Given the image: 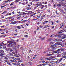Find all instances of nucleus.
<instances>
[{
    "label": "nucleus",
    "instance_id": "c85d7f7f",
    "mask_svg": "<svg viewBox=\"0 0 66 66\" xmlns=\"http://www.w3.org/2000/svg\"><path fill=\"white\" fill-rule=\"evenodd\" d=\"M9 54L10 55V56H13V54H12L11 53H10Z\"/></svg>",
    "mask_w": 66,
    "mask_h": 66
},
{
    "label": "nucleus",
    "instance_id": "79ce46f5",
    "mask_svg": "<svg viewBox=\"0 0 66 66\" xmlns=\"http://www.w3.org/2000/svg\"><path fill=\"white\" fill-rule=\"evenodd\" d=\"M16 64L17 65H20V63H19V62L16 63Z\"/></svg>",
    "mask_w": 66,
    "mask_h": 66
},
{
    "label": "nucleus",
    "instance_id": "bb28decb",
    "mask_svg": "<svg viewBox=\"0 0 66 66\" xmlns=\"http://www.w3.org/2000/svg\"><path fill=\"white\" fill-rule=\"evenodd\" d=\"M17 28H18V29H21V27H20V26H18Z\"/></svg>",
    "mask_w": 66,
    "mask_h": 66
},
{
    "label": "nucleus",
    "instance_id": "69168bd1",
    "mask_svg": "<svg viewBox=\"0 0 66 66\" xmlns=\"http://www.w3.org/2000/svg\"><path fill=\"white\" fill-rule=\"evenodd\" d=\"M6 12L5 11H4V12L2 13V14H3L5 13Z\"/></svg>",
    "mask_w": 66,
    "mask_h": 66
},
{
    "label": "nucleus",
    "instance_id": "39448f33",
    "mask_svg": "<svg viewBox=\"0 0 66 66\" xmlns=\"http://www.w3.org/2000/svg\"><path fill=\"white\" fill-rule=\"evenodd\" d=\"M63 40L62 39H55L54 40V41H55L56 42H61Z\"/></svg>",
    "mask_w": 66,
    "mask_h": 66
},
{
    "label": "nucleus",
    "instance_id": "58836bf2",
    "mask_svg": "<svg viewBox=\"0 0 66 66\" xmlns=\"http://www.w3.org/2000/svg\"><path fill=\"white\" fill-rule=\"evenodd\" d=\"M38 18H37V19H33V20H38Z\"/></svg>",
    "mask_w": 66,
    "mask_h": 66
},
{
    "label": "nucleus",
    "instance_id": "393cba45",
    "mask_svg": "<svg viewBox=\"0 0 66 66\" xmlns=\"http://www.w3.org/2000/svg\"><path fill=\"white\" fill-rule=\"evenodd\" d=\"M12 64H13V65H15V66H16V65H17V64L14 63H12Z\"/></svg>",
    "mask_w": 66,
    "mask_h": 66
},
{
    "label": "nucleus",
    "instance_id": "412c9836",
    "mask_svg": "<svg viewBox=\"0 0 66 66\" xmlns=\"http://www.w3.org/2000/svg\"><path fill=\"white\" fill-rule=\"evenodd\" d=\"M56 36H58V38H61V37L60 36V35H57Z\"/></svg>",
    "mask_w": 66,
    "mask_h": 66
},
{
    "label": "nucleus",
    "instance_id": "a878e982",
    "mask_svg": "<svg viewBox=\"0 0 66 66\" xmlns=\"http://www.w3.org/2000/svg\"><path fill=\"white\" fill-rule=\"evenodd\" d=\"M43 18H40V21H42L43 20Z\"/></svg>",
    "mask_w": 66,
    "mask_h": 66
},
{
    "label": "nucleus",
    "instance_id": "a19ab883",
    "mask_svg": "<svg viewBox=\"0 0 66 66\" xmlns=\"http://www.w3.org/2000/svg\"><path fill=\"white\" fill-rule=\"evenodd\" d=\"M8 18H9V19L10 20V19H12V18H13V17H9Z\"/></svg>",
    "mask_w": 66,
    "mask_h": 66
},
{
    "label": "nucleus",
    "instance_id": "f257e3e1",
    "mask_svg": "<svg viewBox=\"0 0 66 66\" xmlns=\"http://www.w3.org/2000/svg\"><path fill=\"white\" fill-rule=\"evenodd\" d=\"M60 51V49H58L57 51H54V53H56L57 54H59L60 52H59Z\"/></svg>",
    "mask_w": 66,
    "mask_h": 66
},
{
    "label": "nucleus",
    "instance_id": "c756f323",
    "mask_svg": "<svg viewBox=\"0 0 66 66\" xmlns=\"http://www.w3.org/2000/svg\"><path fill=\"white\" fill-rule=\"evenodd\" d=\"M16 60H18V61H19V60H20V58L17 57V58H16Z\"/></svg>",
    "mask_w": 66,
    "mask_h": 66
},
{
    "label": "nucleus",
    "instance_id": "4be33fe9",
    "mask_svg": "<svg viewBox=\"0 0 66 66\" xmlns=\"http://www.w3.org/2000/svg\"><path fill=\"white\" fill-rule=\"evenodd\" d=\"M65 54H66V52H64L62 53V55H65Z\"/></svg>",
    "mask_w": 66,
    "mask_h": 66
},
{
    "label": "nucleus",
    "instance_id": "6e6552de",
    "mask_svg": "<svg viewBox=\"0 0 66 66\" xmlns=\"http://www.w3.org/2000/svg\"><path fill=\"white\" fill-rule=\"evenodd\" d=\"M64 29H63L62 30H61L59 31V34H61V33H62V32H64Z\"/></svg>",
    "mask_w": 66,
    "mask_h": 66
},
{
    "label": "nucleus",
    "instance_id": "3c124183",
    "mask_svg": "<svg viewBox=\"0 0 66 66\" xmlns=\"http://www.w3.org/2000/svg\"><path fill=\"white\" fill-rule=\"evenodd\" d=\"M24 37H28V35H25L24 36Z\"/></svg>",
    "mask_w": 66,
    "mask_h": 66
},
{
    "label": "nucleus",
    "instance_id": "680f3d73",
    "mask_svg": "<svg viewBox=\"0 0 66 66\" xmlns=\"http://www.w3.org/2000/svg\"><path fill=\"white\" fill-rule=\"evenodd\" d=\"M46 24V23L44 21V22H43V24Z\"/></svg>",
    "mask_w": 66,
    "mask_h": 66
},
{
    "label": "nucleus",
    "instance_id": "4c0bfd02",
    "mask_svg": "<svg viewBox=\"0 0 66 66\" xmlns=\"http://www.w3.org/2000/svg\"><path fill=\"white\" fill-rule=\"evenodd\" d=\"M62 58H66V56L64 55L62 56Z\"/></svg>",
    "mask_w": 66,
    "mask_h": 66
},
{
    "label": "nucleus",
    "instance_id": "dca6fc26",
    "mask_svg": "<svg viewBox=\"0 0 66 66\" xmlns=\"http://www.w3.org/2000/svg\"><path fill=\"white\" fill-rule=\"evenodd\" d=\"M64 48H62L60 49V50L61 51H62V52H64Z\"/></svg>",
    "mask_w": 66,
    "mask_h": 66
},
{
    "label": "nucleus",
    "instance_id": "774afa93",
    "mask_svg": "<svg viewBox=\"0 0 66 66\" xmlns=\"http://www.w3.org/2000/svg\"><path fill=\"white\" fill-rule=\"evenodd\" d=\"M37 66H43L42 65V64H40L38 65H37Z\"/></svg>",
    "mask_w": 66,
    "mask_h": 66
},
{
    "label": "nucleus",
    "instance_id": "0e129e2a",
    "mask_svg": "<svg viewBox=\"0 0 66 66\" xmlns=\"http://www.w3.org/2000/svg\"><path fill=\"white\" fill-rule=\"evenodd\" d=\"M26 11V9H23L22 10L23 11Z\"/></svg>",
    "mask_w": 66,
    "mask_h": 66
},
{
    "label": "nucleus",
    "instance_id": "cd10ccee",
    "mask_svg": "<svg viewBox=\"0 0 66 66\" xmlns=\"http://www.w3.org/2000/svg\"><path fill=\"white\" fill-rule=\"evenodd\" d=\"M13 44L15 46H16L17 44H16V42H13Z\"/></svg>",
    "mask_w": 66,
    "mask_h": 66
},
{
    "label": "nucleus",
    "instance_id": "aec40b11",
    "mask_svg": "<svg viewBox=\"0 0 66 66\" xmlns=\"http://www.w3.org/2000/svg\"><path fill=\"white\" fill-rule=\"evenodd\" d=\"M14 56H15V57H19V56H18L17 55H16V54H14Z\"/></svg>",
    "mask_w": 66,
    "mask_h": 66
},
{
    "label": "nucleus",
    "instance_id": "1a4fd4ad",
    "mask_svg": "<svg viewBox=\"0 0 66 66\" xmlns=\"http://www.w3.org/2000/svg\"><path fill=\"white\" fill-rule=\"evenodd\" d=\"M57 5L58 7H60L61 6V5L60 4H57Z\"/></svg>",
    "mask_w": 66,
    "mask_h": 66
},
{
    "label": "nucleus",
    "instance_id": "423d86ee",
    "mask_svg": "<svg viewBox=\"0 0 66 66\" xmlns=\"http://www.w3.org/2000/svg\"><path fill=\"white\" fill-rule=\"evenodd\" d=\"M54 61H55L54 62L55 63H57L59 62V59L56 58L55 59Z\"/></svg>",
    "mask_w": 66,
    "mask_h": 66
},
{
    "label": "nucleus",
    "instance_id": "b1692460",
    "mask_svg": "<svg viewBox=\"0 0 66 66\" xmlns=\"http://www.w3.org/2000/svg\"><path fill=\"white\" fill-rule=\"evenodd\" d=\"M15 1V2L17 3L19 2L20 1V0H16Z\"/></svg>",
    "mask_w": 66,
    "mask_h": 66
},
{
    "label": "nucleus",
    "instance_id": "ea45409f",
    "mask_svg": "<svg viewBox=\"0 0 66 66\" xmlns=\"http://www.w3.org/2000/svg\"><path fill=\"white\" fill-rule=\"evenodd\" d=\"M4 60H8V58H7V57H5L4 58Z\"/></svg>",
    "mask_w": 66,
    "mask_h": 66
},
{
    "label": "nucleus",
    "instance_id": "9d476101",
    "mask_svg": "<svg viewBox=\"0 0 66 66\" xmlns=\"http://www.w3.org/2000/svg\"><path fill=\"white\" fill-rule=\"evenodd\" d=\"M64 26V24H63V23H62L60 24V28H62V27L63 26Z\"/></svg>",
    "mask_w": 66,
    "mask_h": 66
},
{
    "label": "nucleus",
    "instance_id": "6ab92c4d",
    "mask_svg": "<svg viewBox=\"0 0 66 66\" xmlns=\"http://www.w3.org/2000/svg\"><path fill=\"white\" fill-rule=\"evenodd\" d=\"M3 45H4V43L3 42H2V43L0 44V46H3Z\"/></svg>",
    "mask_w": 66,
    "mask_h": 66
},
{
    "label": "nucleus",
    "instance_id": "f704fd0d",
    "mask_svg": "<svg viewBox=\"0 0 66 66\" xmlns=\"http://www.w3.org/2000/svg\"><path fill=\"white\" fill-rule=\"evenodd\" d=\"M4 55V54L3 53H1L0 54V56H3Z\"/></svg>",
    "mask_w": 66,
    "mask_h": 66
},
{
    "label": "nucleus",
    "instance_id": "e433bc0d",
    "mask_svg": "<svg viewBox=\"0 0 66 66\" xmlns=\"http://www.w3.org/2000/svg\"><path fill=\"white\" fill-rule=\"evenodd\" d=\"M18 62H19V63H21V62H22V60H20L19 61H18Z\"/></svg>",
    "mask_w": 66,
    "mask_h": 66
},
{
    "label": "nucleus",
    "instance_id": "7ed1b4c3",
    "mask_svg": "<svg viewBox=\"0 0 66 66\" xmlns=\"http://www.w3.org/2000/svg\"><path fill=\"white\" fill-rule=\"evenodd\" d=\"M55 45H59V46H61V45H62V43L60 42H58L56 43Z\"/></svg>",
    "mask_w": 66,
    "mask_h": 66
},
{
    "label": "nucleus",
    "instance_id": "72a5a7b5",
    "mask_svg": "<svg viewBox=\"0 0 66 66\" xmlns=\"http://www.w3.org/2000/svg\"><path fill=\"white\" fill-rule=\"evenodd\" d=\"M16 8V7L15 6H14L13 7V8L12 9V10H14V9H15Z\"/></svg>",
    "mask_w": 66,
    "mask_h": 66
},
{
    "label": "nucleus",
    "instance_id": "2f4dec72",
    "mask_svg": "<svg viewBox=\"0 0 66 66\" xmlns=\"http://www.w3.org/2000/svg\"><path fill=\"white\" fill-rule=\"evenodd\" d=\"M45 7V5H42V7L41 8V9H43V7Z\"/></svg>",
    "mask_w": 66,
    "mask_h": 66
},
{
    "label": "nucleus",
    "instance_id": "c03bdc74",
    "mask_svg": "<svg viewBox=\"0 0 66 66\" xmlns=\"http://www.w3.org/2000/svg\"><path fill=\"white\" fill-rule=\"evenodd\" d=\"M27 14V13H25V12H23V15H26V14Z\"/></svg>",
    "mask_w": 66,
    "mask_h": 66
},
{
    "label": "nucleus",
    "instance_id": "f03ea898",
    "mask_svg": "<svg viewBox=\"0 0 66 66\" xmlns=\"http://www.w3.org/2000/svg\"><path fill=\"white\" fill-rule=\"evenodd\" d=\"M60 51V49H58L57 51H54V53H56L57 54H59L60 52H59Z\"/></svg>",
    "mask_w": 66,
    "mask_h": 66
},
{
    "label": "nucleus",
    "instance_id": "20e7f679",
    "mask_svg": "<svg viewBox=\"0 0 66 66\" xmlns=\"http://www.w3.org/2000/svg\"><path fill=\"white\" fill-rule=\"evenodd\" d=\"M51 47H52V49L53 50H54L55 49V47H56V45H52L51 46Z\"/></svg>",
    "mask_w": 66,
    "mask_h": 66
},
{
    "label": "nucleus",
    "instance_id": "864d4df0",
    "mask_svg": "<svg viewBox=\"0 0 66 66\" xmlns=\"http://www.w3.org/2000/svg\"><path fill=\"white\" fill-rule=\"evenodd\" d=\"M17 22L18 23H20V21H17Z\"/></svg>",
    "mask_w": 66,
    "mask_h": 66
},
{
    "label": "nucleus",
    "instance_id": "7c9ffc66",
    "mask_svg": "<svg viewBox=\"0 0 66 66\" xmlns=\"http://www.w3.org/2000/svg\"><path fill=\"white\" fill-rule=\"evenodd\" d=\"M0 52H1V53H4V51L2 50H1Z\"/></svg>",
    "mask_w": 66,
    "mask_h": 66
},
{
    "label": "nucleus",
    "instance_id": "f8f14e48",
    "mask_svg": "<svg viewBox=\"0 0 66 66\" xmlns=\"http://www.w3.org/2000/svg\"><path fill=\"white\" fill-rule=\"evenodd\" d=\"M9 61L10 62H12L13 63V62L14 63V62H15L14 60H13L12 59H10L9 60Z\"/></svg>",
    "mask_w": 66,
    "mask_h": 66
},
{
    "label": "nucleus",
    "instance_id": "de8ad7c7",
    "mask_svg": "<svg viewBox=\"0 0 66 66\" xmlns=\"http://www.w3.org/2000/svg\"><path fill=\"white\" fill-rule=\"evenodd\" d=\"M46 27H48V28H49L50 27V26H49L48 25H46L45 26Z\"/></svg>",
    "mask_w": 66,
    "mask_h": 66
},
{
    "label": "nucleus",
    "instance_id": "37998d69",
    "mask_svg": "<svg viewBox=\"0 0 66 66\" xmlns=\"http://www.w3.org/2000/svg\"><path fill=\"white\" fill-rule=\"evenodd\" d=\"M8 43H12V41H9L7 42Z\"/></svg>",
    "mask_w": 66,
    "mask_h": 66
},
{
    "label": "nucleus",
    "instance_id": "a211bd4d",
    "mask_svg": "<svg viewBox=\"0 0 66 66\" xmlns=\"http://www.w3.org/2000/svg\"><path fill=\"white\" fill-rule=\"evenodd\" d=\"M15 47V46H14V45L12 44H11L10 45V47Z\"/></svg>",
    "mask_w": 66,
    "mask_h": 66
},
{
    "label": "nucleus",
    "instance_id": "bf43d9fd",
    "mask_svg": "<svg viewBox=\"0 0 66 66\" xmlns=\"http://www.w3.org/2000/svg\"><path fill=\"white\" fill-rule=\"evenodd\" d=\"M34 9H37V7H36V6L34 7Z\"/></svg>",
    "mask_w": 66,
    "mask_h": 66
},
{
    "label": "nucleus",
    "instance_id": "ddd939ff",
    "mask_svg": "<svg viewBox=\"0 0 66 66\" xmlns=\"http://www.w3.org/2000/svg\"><path fill=\"white\" fill-rule=\"evenodd\" d=\"M26 9L27 10H31V8L30 7H27L26 8Z\"/></svg>",
    "mask_w": 66,
    "mask_h": 66
},
{
    "label": "nucleus",
    "instance_id": "a18cd8bd",
    "mask_svg": "<svg viewBox=\"0 0 66 66\" xmlns=\"http://www.w3.org/2000/svg\"><path fill=\"white\" fill-rule=\"evenodd\" d=\"M29 13H30V14H31L32 13V12L31 11H28Z\"/></svg>",
    "mask_w": 66,
    "mask_h": 66
},
{
    "label": "nucleus",
    "instance_id": "49530a36",
    "mask_svg": "<svg viewBox=\"0 0 66 66\" xmlns=\"http://www.w3.org/2000/svg\"><path fill=\"white\" fill-rule=\"evenodd\" d=\"M17 23V21H14V24H16Z\"/></svg>",
    "mask_w": 66,
    "mask_h": 66
},
{
    "label": "nucleus",
    "instance_id": "9b49d317",
    "mask_svg": "<svg viewBox=\"0 0 66 66\" xmlns=\"http://www.w3.org/2000/svg\"><path fill=\"white\" fill-rule=\"evenodd\" d=\"M10 58L11 59H12V60H16V58L14 57H11Z\"/></svg>",
    "mask_w": 66,
    "mask_h": 66
},
{
    "label": "nucleus",
    "instance_id": "c9c22d12",
    "mask_svg": "<svg viewBox=\"0 0 66 66\" xmlns=\"http://www.w3.org/2000/svg\"><path fill=\"white\" fill-rule=\"evenodd\" d=\"M3 49H6V46H3Z\"/></svg>",
    "mask_w": 66,
    "mask_h": 66
},
{
    "label": "nucleus",
    "instance_id": "4468645a",
    "mask_svg": "<svg viewBox=\"0 0 66 66\" xmlns=\"http://www.w3.org/2000/svg\"><path fill=\"white\" fill-rule=\"evenodd\" d=\"M66 37V35H64L62 37V39H64V38H65Z\"/></svg>",
    "mask_w": 66,
    "mask_h": 66
},
{
    "label": "nucleus",
    "instance_id": "e2e57ef3",
    "mask_svg": "<svg viewBox=\"0 0 66 66\" xmlns=\"http://www.w3.org/2000/svg\"><path fill=\"white\" fill-rule=\"evenodd\" d=\"M62 65L63 66H66V64H62Z\"/></svg>",
    "mask_w": 66,
    "mask_h": 66
},
{
    "label": "nucleus",
    "instance_id": "6e6d98bb",
    "mask_svg": "<svg viewBox=\"0 0 66 66\" xmlns=\"http://www.w3.org/2000/svg\"><path fill=\"white\" fill-rule=\"evenodd\" d=\"M46 60H50V59L49 58H46Z\"/></svg>",
    "mask_w": 66,
    "mask_h": 66
},
{
    "label": "nucleus",
    "instance_id": "f3484780",
    "mask_svg": "<svg viewBox=\"0 0 66 66\" xmlns=\"http://www.w3.org/2000/svg\"><path fill=\"white\" fill-rule=\"evenodd\" d=\"M61 55H62V54H60L57 55V57H60L61 56Z\"/></svg>",
    "mask_w": 66,
    "mask_h": 66
},
{
    "label": "nucleus",
    "instance_id": "5fc2aeb1",
    "mask_svg": "<svg viewBox=\"0 0 66 66\" xmlns=\"http://www.w3.org/2000/svg\"><path fill=\"white\" fill-rule=\"evenodd\" d=\"M30 4H31V5H32V4H33V3H32V2H30L29 3Z\"/></svg>",
    "mask_w": 66,
    "mask_h": 66
},
{
    "label": "nucleus",
    "instance_id": "4d7b16f0",
    "mask_svg": "<svg viewBox=\"0 0 66 66\" xmlns=\"http://www.w3.org/2000/svg\"><path fill=\"white\" fill-rule=\"evenodd\" d=\"M28 6L29 7H30L31 6V5L29 4H28Z\"/></svg>",
    "mask_w": 66,
    "mask_h": 66
},
{
    "label": "nucleus",
    "instance_id": "2eb2a0df",
    "mask_svg": "<svg viewBox=\"0 0 66 66\" xmlns=\"http://www.w3.org/2000/svg\"><path fill=\"white\" fill-rule=\"evenodd\" d=\"M50 57V59H52L54 58H55V57H56V56H51Z\"/></svg>",
    "mask_w": 66,
    "mask_h": 66
},
{
    "label": "nucleus",
    "instance_id": "603ef678",
    "mask_svg": "<svg viewBox=\"0 0 66 66\" xmlns=\"http://www.w3.org/2000/svg\"><path fill=\"white\" fill-rule=\"evenodd\" d=\"M13 49H11L10 50V52H12V51H13Z\"/></svg>",
    "mask_w": 66,
    "mask_h": 66
},
{
    "label": "nucleus",
    "instance_id": "473e14b6",
    "mask_svg": "<svg viewBox=\"0 0 66 66\" xmlns=\"http://www.w3.org/2000/svg\"><path fill=\"white\" fill-rule=\"evenodd\" d=\"M63 60V59L62 58H61V59H60V60H59V62H60Z\"/></svg>",
    "mask_w": 66,
    "mask_h": 66
},
{
    "label": "nucleus",
    "instance_id": "8fccbe9b",
    "mask_svg": "<svg viewBox=\"0 0 66 66\" xmlns=\"http://www.w3.org/2000/svg\"><path fill=\"white\" fill-rule=\"evenodd\" d=\"M13 20H14V18H13L9 21H13Z\"/></svg>",
    "mask_w": 66,
    "mask_h": 66
},
{
    "label": "nucleus",
    "instance_id": "052dcab7",
    "mask_svg": "<svg viewBox=\"0 0 66 66\" xmlns=\"http://www.w3.org/2000/svg\"><path fill=\"white\" fill-rule=\"evenodd\" d=\"M37 18H40V17L38 15L37 16Z\"/></svg>",
    "mask_w": 66,
    "mask_h": 66
},
{
    "label": "nucleus",
    "instance_id": "13d9d810",
    "mask_svg": "<svg viewBox=\"0 0 66 66\" xmlns=\"http://www.w3.org/2000/svg\"><path fill=\"white\" fill-rule=\"evenodd\" d=\"M36 7H38V4H36Z\"/></svg>",
    "mask_w": 66,
    "mask_h": 66
},
{
    "label": "nucleus",
    "instance_id": "09e8293b",
    "mask_svg": "<svg viewBox=\"0 0 66 66\" xmlns=\"http://www.w3.org/2000/svg\"><path fill=\"white\" fill-rule=\"evenodd\" d=\"M40 10H39V9H38V10H36V11L37 12H39V11H40Z\"/></svg>",
    "mask_w": 66,
    "mask_h": 66
},
{
    "label": "nucleus",
    "instance_id": "0eeeda50",
    "mask_svg": "<svg viewBox=\"0 0 66 66\" xmlns=\"http://www.w3.org/2000/svg\"><path fill=\"white\" fill-rule=\"evenodd\" d=\"M13 43H14V42L13 41L11 43H10L9 44L7 45V46L8 47H10V45H11V44H13Z\"/></svg>",
    "mask_w": 66,
    "mask_h": 66
},
{
    "label": "nucleus",
    "instance_id": "338daca9",
    "mask_svg": "<svg viewBox=\"0 0 66 66\" xmlns=\"http://www.w3.org/2000/svg\"><path fill=\"white\" fill-rule=\"evenodd\" d=\"M40 24V23H39V22H38L37 23V24H38V25H39Z\"/></svg>",
    "mask_w": 66,
    "mask_h": 66
},
{
    "label": "nucleus",
    "instance_id": "5701e85b",
    "mask_svg": "<svg viewBox=\"0 0 66 66\" xmlns=\"http://www.w3.org/2000/svg\"><path fill=\"white\" fill-rule=\"evenodd\" d=\"M53 54H47V56H51V55H52Z\"/></svg>",
    "mask_w": 66,
    "mask_h": 66
}]
</instances>
